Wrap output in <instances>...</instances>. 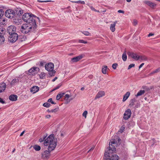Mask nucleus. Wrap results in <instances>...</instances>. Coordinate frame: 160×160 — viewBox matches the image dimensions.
<instances>
[{"label": "nucleus", "mask_w": 160, "mask_h": 160, "mask_svg": "<svg viewBox=\"0 0 160 160\" xmlns=\"http://www.w3.org/2000/svg\"><path fill=\"white\" fill-rule=\"evenodd\" d=\"M43 144L45 146H48V150L52 151L56 146L57 140L56 139L54 138V135L51 134L46 138Z\"/></svg>", "instance_id": "nucleus-1"}, {"label": "nucleus", "mask_w": 160, "mask_h": 160, "mask_svg": "<svg viewBox=\"0 0 160 160\" xmlns=\"http://www.w3.org/2000/svg\"><path fill=\"white\" fill-rule=\"evenodd\" d=\"M22 19L28 24H37V21L39 20V18L29 13H24L22 16Z\"/></svg>", "instance_id": "nucleus-2"}, {"label": "nucleus", "mask_w": 160, "mask_h": 160, "mask_svg": "<svg viewBox=\"0 0 160 160\" xmlns=\"http://www.w3.org/2000/svg\"><path fill=\"white\" fill-rule=\"evenodd\" d=\"M37 27V24L25 23L23 24L20 28V31L23 33L27 34L29 32L33 31Z\"/></svg>", "instance_id": "nucleus-3"}, {"label": "nucleus", "mask_w": 160, "mask_h": 160, "mask_svg": "<svg viewBox=\"0 0 160 160\" xmlns=\"http://www.w3.org/2000/svg\"><path fill=\"white\" fill-rule=\"evenodd\" d=\"M54 67V65L52 62L48 63L45 65V69L49 72V74L50 77L53 76L55 74L56 71L53 70Z\"/></svg>", "instance_id": "nucleus-4"}, {"label": "nucleus", "mask_w": 160, "mask_h": 160, "mask_svg": "<svg viewBox=\"0 0 160 160\" xmlns=\"http://www.w3.org/2000/svg\"><path fill=\"white\" fill-rule=\"evenodd\" d=\"M112 152L106 151L104 153V160H118V156L117 155H113L110 156V153H112Z\"/></svg>", "instance_id": "nucleus-5"}, {"label": "nucleus", "mask_w": 160, "mask_h": 160, "mask_svg": "<svg viewBox=\"0 0 160 160\" xmlns=\"http://www.w3.org/2000/svg\"><path fill=\"white\" fill-rule=\"evenodd\" d=\"M5 14V16L9 18H12L15 15V12L10 9L6 10Z\"/></svg>", "instance_id": "nucleus-6"}, {"label": "nucleus", "mask_w": 160, "mask_h": 160, "mask_svg": "<svg viewBox=\"0 0 160 160\" xmlns=\"http://www.w3.org/2000/svg\"><path fill=\"white\" fill-rule=\"evenodd\" d=\"M18 38V35L17 33L13 32L12 34H10L9 36V41L12 43L16 41Z\"/></svg>", "instance_id": "nucleus-7"}, {"label": "nucleus", "mask_w": 160, "mask_h": 160, "mask_svg": "<svg viewBox=\"0 0 160 160\" xmlns=\"http://www.w3.org/2000/svg\"><path fill=\"white\" fill-rule=\"evenodd\" d=\"M39 70V68L38 67H33L28 70V74L30 75L34 76L38 73Z\"/></svg>", "instance_id": "nucleus-8"}, {"label": "nucleus", "mask_w": 160, "mask_h": 160, "mask_svg": "<svg viewBox=\"0 0 160 160\" xmlns=\"http://www.w3.org/2000/svg\"><path fill=\"white\" fill-rule=\"evenodd\" d=\"M116 145V141L114 139H112L109 142V147L110 149H108L107 151H115V146Z\"/></svg>", "instance_id": "nucleus-9"}, {"label": "nucleus", "mask_w": 160, "mask_h": 160, "mask_svg": "<svg viewBox=\"0 0 160 160\" xmlns=\"http://www.w3.org/2000/svg\"><path fill=\"white\" fill-rule=\"evenodd\" d=\"M128 54L129 57H130L136 60H138L139 56L137 53L132 52H128Z\"/></svg>", "instance_id": "nucleus-10"}, {"label": "nucleus", "mask_w": 160, "mask_h": 160, "mask_svg": "<svg viewBox=\"0 0 160 160\" xmlns=\"http://www.w3.org/2000/svg\"><path fill=\"white\" fill-rule=\"evenodd\" d=\"M131 110L130 109H128L126 110L124 114L123 118L125 120H128L131 116Z\"/></svg>", "instance_id": "nucleus-11"}, {"label": "nucleus", "mask_w": 160, "mask_h": 160, "mask_svg": "<svg viewBox=\"0 0 160 160\" xmlns=\"http://www.w3.org/2000/svg\"><path fill=\"white\" fill-rule=\"evenodd\" d=\"M7 30L8 32L10 35V34H12L13 32H15L16 28L14 26L11 25L8 27Z\"/></svg>", "instance_id": "nucleus-12"}, {"label": "nucleus", "mask_w": 160, "mask_h": 160, "mask_svg": "<svg viewBox=\"0 0 160 160\" xmlns=\"http://www.w3.org/2000/svg\"><path fill=\"white\" fill-rule=\"evenodd\" d=\"M50 151L46 150L44 151L42 154L41 157L44 159H47L50 155Z\"/></svg>", "instance_id": "nucleus-13"}, {"label": "nucleus", "mask_w": 160, "mask_h": 160, "mask_svg": "<svg viewBox=\"0 0 160 160\" xmlns=\"http://www.w3.org/2000/svg\"><path fill=\"white\" fill-rule=\"evenodd\" d=\"M105 95V93L104 91H99L97 94L95 99H96L97 98L102 97L104 96Z\"/></svg>", "instance_id": "nucleus-14"}, {"label": "nucleus", "mask_w": 160, "mask_h": 160, "mask_svg": "<svg viewBox=\"0 0 160 160\" xmlns=\"http://www.w3.org/2000/svg\"><path fill=\"white\" fill-rule=\"evenodd\" d=\"M144 2L147 5L152 8L155 7L156 5L155 3L149 1H145Z\"/></svg>", "instance_id": "nucleus-15"}, {"label": "nucleus", "mask_w": 160, "mask_h": 160, "mask_svg": "<svg viewBox=\"0 0 160 160\" xmlns=\"http://www.w3.org/2000/svg\"><path fill=\"white\" fill-rule=\"evenodd\" d=\"M82 58V55H79L76 57L72 58L71 59V61L72 62H77L80 60Z\"/></svg>", "instance_id": "nucleus-16"}, {"label": "nucleus", "mask_w": 160, "mask_h": 160, "mask_svg": "<svg viewBox=\"0 0 160 160\" xmlns=\"http://www.w3.org/2000/svg\"><path fill=\"white\" fill-rule=\"evenodd\" d=\"M0 31H1L2 32L1 34L0 33V43L1 44L5 41V38L3 36L5 31L3 30L0 29Z\"/></svg>", "instance_id": "nucleus-17"}, {"label": "nucleus", "mask_w": 160, "mask_h": 160, "mask_svg": "<svg viewBox=\"0 0 160 160\" xmlns=\"http://www.w3.org/2000/svg\"><path fill=\"white\" fill-rule=\"evenodd\" d=\"M6 88V84L4 82L0 84V93L4 91Z\"/></svg>", "instance_id": "nucleus-18"}, {"label": "nucleus", "mask_w": 160, "mask_h": 160, "mask_svg": "<svg viewBox=\"0 0 160 160\" xmlns=\"http://www.w3.org/2000/svg\"><path fill=\"white\" fill-rule=\"evenodd\" d=\"M39 88L38 86H34L31 88V91L33 92V93H34L38 92L39 91Z\"/></svg>", "instance_id": "nucleus-19"}, {"label": "nucleus", "mask_w": 160, "mask_h": 160, "mask_svg": "<svg viewBox=\"0 0 160 160\" xmlns=\"http://www.w3.org/2000/svg\"><path fill=\"white\" fill-rule=\"evenodd\" d=\"M18 96L15 95H11L9 97V99L12 101H15L17 100Z\"/></svg>", "instance_id": "nucleus-20"}, {"label": "nucleus", "mask_w": 160, "mask_h": 160, "mask_svg": "<svg viewBox=\"0 0 160 160\" xmlns=\"http://www.w3.org/2000/svg\"><path fill=\"white\" fill-rule=\"evenodd\" d=\"M117 22V21L114 22L112 24H111L110 29L112 32H114L115 30V27Z\"/></svg>", "instance_id": "nucleus-21"}, {"label": "nucleus", "mask_w": 160, "mask_h": 160, "mask_svg": "<svg viewBox=\"0 0 160 160\" xmlns=\"http://www.w3.org/2000/svg\"><path fill=\"white\" fill-rule=\"evenodd\" d=\"M13 22L17 25H19L22 23V20L19 19L14 18L13 19Z\"/></svg>", "instance_id": "nucleus-22"}, {"label": "nucleus", "mask_w": 160, "mask_h": 160, "mask_svg": "<svg viewBox=\"0 0 160 160\" xmlns=\"http://www.w3.org/2000/svg\"><path fill=\"white\" fill-rule=\"evenodd\" d=\"M130 94V93L129 92H127L123 96L122 101L125 102L128 98Z\"/></svg>", "instance_id": "nucleus-23"}, {"label": "nucleus", "mask_w": 160, "mask_h": 160, "mask_svg": "<svg viewBox=\"0 0 160 160\" xmlns=\"http://www.w3.org/2000/svg\"><path fill=\"white\" fill-rule=\"evenodd\" d=\"M6 21L5 19L3 18H0V27L6 25Z\"/></svg>", "instance_id": "nucleus-24"}, {"label": "nucleus", "mask_w": 160, "mask_h": 160, "mask_svg": "<svg viewBox=\"0 0 160 160\" xmlns=\"http://www.w3.org/2000/svg\"><path fill=\"white\" fill-rule=\"evenodd\" d=\"M141 60L142 61H147L148 58L146 56L144 55H141L138 56V60Z\"/></svg>", "instance_id": "nucleus-25"}, {"label": "nucleus", "mask_w": 160, "mask_h": 160, "mask_svg": "<svg viewBox=\"0 0 160 160\" xmlns=\"http://www.w3.org/2000/svg\"><path fill=\"white\" fill-rule=\"evenodd\" d=\"M122 60L124 61H125L127 59V56L126 55V51H125L123 53L122 56Z\"/></svg>", "instance_id": "nucleus-26"}, {"label": "nucleus", "mask_w": 160, "mask_h": 160, "mask_svg": "<svg viewBox=\"0 0 160 160\" xmlns=\"http://www.w3.org/2000/svg\"><path fill=\"white\" fill-rule=\"evenodd\" d=\"M145 92V91L144 90H141L138 92L137 94L135 95V96L138 97L140 96L143 94Z\"/></svg>", "instance_id": "nucleus-27"}, {"label": "nucleus", "mask_w": 160, "mask_h": 160, "mask_svg": "<svg viewBox=\"0 0 160 160\" xmlns=\"http://www.w3.org/2000/svg\"><path fill=\"white\" fill-rule=\"evenodd\" d=\"M18 82V80L16 78L13 79L11 82L10 84L12 85H14L15 84H17Z\"/></svg>", "instance_id": "nucleus-28"}, {"label": "nucleus", "mask_w": 160, "mask_h": 160, "mask_svg": "<svg viewBox=\"0 0 160 160\" xmlns=\"http://www.w3.org/2000/svg\"><path fill=\"white\" fill-rule=\"evenodd\" d=\"M136 101V99L135 98H133L130 101V103L129 104V106L131 107H133L134 104V102Z\"/></svg>", "instance_id": "nucleus-29"}, {"label": "nucleus", "mask_w": 160, "mask_h": 160, "mask_svg": "<svg viewBox=\"0 0 160 160\" xmlns=\"http://www.w3.org/2000/svg\"><path fill=\"white\" fill-rule=\"evenodd\" d=\"M125 127L124 126H122L118 132L119 134L122 133L124 131Z\"/></svg>", "instance_id": "nucleus-30"}, {"label": "nucleus", "mask_w": 160, "mask_h": 160, "mask_svg": "<svg viewBox=\"0 0 160 160\" xmlns=\"http://www.w3.org/2000/svg\"><path fill=\"white\" fill-rule=\"evenodd\" d=\"M160 71V68H157V69H156L155 70L153 71L151 73H150L149 74V75L150 76H151L152 74H153L155 73L159 72Z\"/></svg>", "instance_id": "nucleus-31"}, {"label": "nucleus", "mask_w": 160, "mask_h": 160, "mask_svg": "<svg viewBox=\"0 0 160 160\" xmlns=\"http://www.w3.org/2000/svg\"><path fill=\"white\" fill-rule=\"evenodd\" d=\"M33 147V148L36 151H39L41 149V147L40 146L37 145H34Z\"/></svg>", "instance_id": "nucleus-32"}, {"label": "nucleus", "mask_w": 160, "mask_h": 160, "mask_svg": "<svg viewBox=\"0 0 160 160\" xmlns=\"http://www.w3.org/2000/svg\"><path fill=\"white\" fill-rule=\"evenodd\" d=\"M64 93H58L57 96L56 98L57 100H59L64 95Z\"/></svg>", "instance_id": "nucleus-33"}, {"label": "nucleus", "mask_w": 160, "mask_h": 160, "mask_svg": "<svg viewBox=\"0 0 160 160\" xmlns=\"http://www.w3.org/2000/svg\"><path fill=\"white\" fill-rule=\"evenodd\" d=\"M16 13L18 15L20 16L22 14L23 11L21 8H19L17 10Z\"/></svg>", "instance_id": "nucleus-34"}, {"label": "nucleus", "mask_w": 160, "mask_h": 160, "mask_svg": "<svg viewBox=\"0 0 160 160\" xmlns=\"http://www.w3.org/2000/svg\"><path fill=\"white\" fill-rule=\"evenodd\" d=\"M108 68L106 66H104L102 69V72L104 74H106L107 73V70Z\"/></svg>", "instance_id": "nucleus-35"}, {"label": "nucleus", "mask_w": 160, "mask_h": 160, "mask_svg": "<svg viewBox=\"0 0 160 160\" xmlns=\"http://www.w3.org/2000/svg\"><path fill=\"white\" fill-rule=\"evenodd\" d=\"M24 76H22L21 75L19 77H17V79L18 80V82H23V79L22 78H23Z\"/></svg>", "instance_id": "nucleus-36"}, {"label": "nucleus", "mask_w": 160, "mask_h": 160, "mask_svg": "<svg viewBox=\"0 0 160 160\" xmlns=\"http://www.w3.org/2000/svg\"><path fill=\"white\" fill-rule=\"evenodd\" d=\"M19 38L20 39V40L22 42H23L25 41L27 39V38L25 36H22L19 37Z\"/></svg>", "instance_id": "nucleus-37"}, {"label": "nucleus", "mask_w": 160, "mask_h": 160, "mask_svg": "<svg viewBox=\"0 0 160 160\" xmlns=\"http://www.w3.org/2000/svg\"><path fill=\"white\" fill-rule=\"evenodd\" d=\"M81 32L85 36H88L91 35V34L87 31H82Z\"/></svg>", "instance_id": "nucleus-38"}, {"label": "nucleus", "mask_w": 160, "mask_h": 160, "mask_svg": "<svg viewBox=\"0 0 160 160\" xmlns=\"http://www.w3.org/2000/svg\"><path fill=\"white\" fill-rule=\"evenodd\" d=\"M45 76V73L43 72H41L39 75V77L40 79H43Z\"/></svg>", "instance_id": "nucleus-39"}, {"label": "nucleus", "mask_w": 160, "mask_h": 160, "mask_svg": "<svg viewBox=\"0 0 160 160\" xmlns=\"http://www.w3.org/2000/svg\"><path fill=\"white\" fill-rule=\"evenodd\" d=\"M42 105L44 107L49 108L50 107L51 105L48 102H45Z\"/></svg>", "instance_id": "nucleus-40"}, {"label": "nucleus", "mask_w": 160, "mask_h": 160, "mask_svg": "<svg viewBox=\"0 0 160 160\" xmlns=\"http://www.w3.org/2000/svg\"><path fill=\"white\" fill-rule=\"evenodd\" d=\"M72 2L75 3H80L82 4H85V2L84 1H73Z\"/></svg>", "instance_id": "nucleus-41"}, {"label": "nucleus", "mask_w": 160, "mask_h": 160, "mask_svg": "<svg viewBox=\"0 0 160 160\" xmlns=\"http://www.w3.org/2000/svg\"><path fill=\"white\" fill-rule=\"evenodd\" d=\"M46 137H44L43 138H40L39 141L40 142H43L46 139Z\"/></svg>", "instance_id": "nucleus-42"}, {"label": "nucleus", "mask_w": 160, "mask_h": 160, "mask_svg": "<svg viewBox=\"0 0 160 160\" xmlns=\"http://www.w3.org/2000/svg\"><path fill=\"white\" fill-rule=\"evenodd\" d=\"M4 12L2 9H0V18L2 17L3 15Z\"/></svg>", "instance_id": "nucleus-43"}, {"label": "nucleus", "mask_w": 160, "mask_h": 160, "mask_svg": "<svg viewBox=\"0 0 160 160\" xmlns=\"http://www.w3.org/2000/svg\"><path fill=\"white\" fill-rule=\"evenodd\" d=\"M48 102H50L52 104H55L56 103H55L53 101H52V99L51 98H49L48 101Z\"/></svg>", "instance_id": "nucleus-44"}, {"label": "nucleus", "mask_w": 160, "mask_h": 160, "mask_svg": "<svg viewBox=\"0 0 160 160\" xmlns=\"http://www.w3.org/2000/svg\"><path fill=\"white\" fill-rule=\"evenodd\" d=\"M87 113L88 112L87 111H84L82 113L83 116L85 118H86Z\"/></svg>", "instance_id": "nucleus-45"}, {"label": "nucleus", "mask_w": 160, "mask_h": 160, "mask_svg": "<svg viewBox=\"0 0 160 160\" xmlns=\"http://www.w3.org/2000/svg\"><path fill=\"white\" fill-rule=\"evenodd\" d=\"M135 66V64H131L130 65H129L128 68V69H130L131 68Z\"/></svg>", "instance_id": "nucleus-46"}, {"label": "nucleus", "mask_w": 160, "mask_h": 160, "mask_svg": "<svg viewBox=\"0 0 160 160\" xmlns=\"http://www.w3.org/2000/svg\"><path fill=\"white\" fill-rule=\"evenodd\" d=\"M38 1L39 2H52V1L51 0H48V1H41L40 0H38Z\"/></svg>", "instance_id": "nucleus-47"}, {"label": "nucleus", "mask_w": 160, "mask_h": 160, "mask_svg": "<svg viewBox=\"0 0 160 160\" xmlns=\"http://www.w3.org/2000/svg\"><path fill=\"white\" fill-rule=\"evenodd\" d=\"M117 64V63H114L112 65V68L114 69H115L116 68Z\"/></svg>", "instance_id": "nucleus-48"}, {"label": "nucleus", "mask_w": 160, "mask_h": 160, "mask_svg": "<svg viewBox=\"0 0 160 160\" xmlns=\"http://www.w3.org/2000/svg\"><path fill=\"white\" fill-rule=\"evenodd\" d=\"M58 108H55L53 109H52L50 111V112H56L58 111Z\"/></svg>", "instance_id": "nucleus-49"}, {"label": "nucleus", "mask_w": 160, "mask_h": 160, "mask_svg": "<svg viewBox=\"0 0 160 160\" xmlns=\"http://www.w3.org/2000/svg\"><path fill=\"white\" fill-rule=\"evenodd\" d=\"M79 42L81 43H87V42L86 41H84L83 40H79Z\"/></svg>", "instance_id": "nucleus-50"}, {"label": "nucleus", "mask_w": 160, "mask_h": 160, "mask_svg": "<svg viewBox=\"0 0 160 160\" xmlns=\"http://www.w3.org/2000/svg\"><path fill=\"white\" fill-rule=\"evenodd\" d=\"M70 96L68 94H66L65 96V98L67 100L68 99L70 98Z\"/></svg>", "instance_id": "nucleus-51"}, {"label": "nucleus", "mask_w": 160, "mask_h": 160, "mask_svg": "<svg viewBox=\"0 0 160 160\" xmlns=\"http://www.w3.org/2000/svg\"><path fill=\"white\" fill-rule=\"evenodd\" d=\"M61 86V85H58V86H57V87H56L54 89V90H57V89L59 88Z\"/></svg>", "instance_id": "nucleus-52"}, {"label": "nucleus", "mask_w": 160, "mask_h": 160, "mask_svg": "<svg viewBox=\"0 0 160 160\" xmlns=\"http://www.w3.org/2000/svg\"><path fill=\"white\" fill-rule=\"evenodd\" d=\"M118 13H122L123 14L124 13V12L122 10H118Z\"/></svg>", "instance_id": "nucleus-53"}, {"label": "nucleus", "mask_w": 160, "mask_h": 160, "mask_svg": "<svg viewBox=\"0 0 160 160\" xmlns=\"http://www.w3.org/2000/svg\"><path fill=\"white\" fill-rule=\"evenodd\" d=\"M133 24L134 25H136L137 24V22L136 20H134L133 22Z\"/></svg>", "instance_id": "nucleus-54"}, {"label": "nucleus", "mask_w": 160, "mask_h": 160, "mask_svg": "<svg viewBox=\"0 0 160 160\" xmlns=\"http://www.w3.org/2000/svg\"><path fill=\"white\" fill-rule=\"evenodd\" d=\"M0 102L2 104L4 103H5V102L3 100L2 98H0Z\"/></svg>", "instance_id": "nucleus-55"}, {"label": "nucleus", "mask_w": 160, "mask_h": 160, "mask_svg": "<svg viewBox=\"0 0 160 160\" xmlns=\"http://www.w3.org/2000/svg\"><path fill=\"white\" fill-rule=\"evenodd\" d=\"M90 9L92 10L93 11H96V9H95L94 7L92 6H90Z\"/></svg>", "instance_id": "nucleus-56"}, {"label": "nucleus", "mask_w": 160, "mask_h": 160, "mask_svg": "<svg viewBox=\"0 0 160 160\" xmlns=\"http://www.w3.org/2000/svg\"><path fill=\"white\" fill-rule=\"evenodd\" d=\"M44 65V63L43 62H41L40 63V65L41 66H43Z\"/></svg>", "instance_id": "nucleus-57"}, {"label": "nucleus", "mask_w": 160, "mask_h": 160, "mask_svg": "<svg viewBox=\"0 0 160 160\" xmlns=\"http://www.w3.org/2000/svg\"><path fill=\"white\" fill-rule=\"evenodd\" d=\"M144 63H142L139 66V68H141L142 67V66L144 65Z\"/></svg>", "instance_id": "nucleus-58"}, {"label": "nucleus", "mask_w": 160, "mask_h": 160, "mask_svg": "<svg viewBox=\"0 0 160 160\" xmlns=\"http://www.w3.org/2000/svg\"><path fill=\"white\" fill-rule=\"evenodd\" d=\"M58 78L57 77H55L52 80V81L53 82H54Z\"/></svg>", "instance_id": "nucleus-59"}, {"label": "nucleus", "mask_w": 160, "mask_h": 160, "mask_svg": "<svg viewBox=\"0 0 160 160\" xmlns=\"http://www.w3.org/2000/svg\"><path fill=\"white\" fill-rule=\"evenodd\" d=\"M50 117H51V116L50 115H47L46 116H45L46 118H50Z\"/></svg>", "instance_id": "nucleus-60"}, {"label": "nucleus", "mask_w": 160, "mask_h": 160, "mask_svg": "<svg viewBox=\"0 0 160 160\" xmlns=\"http://www.w3.org/2000/svg\"><path fill=\"white\" fill-rule=\"evenodd\" d=\"M154 34L152 33H150L148 35V37H150L151 36H152L154 35Z\"/></svg>", "instance_id": "nucleus-61"}, {"label": "nucleus", "mask_w": 160, "mask_h": 160, "mask_svg": "<svg viewBox=\"0 0 160 160\" xmlns=\"http://www.w3.org/2000/svg\"><path fill=\"white\" fill-rule=\"evenodd\" d=\"M24 131H23L20 134V136H22L24 134Z\"/></svg>", "instance_id": "nucleus-62"}, {"label": "nucleus", "mask_w": 160, "mask_h": 160, "mask_svg": "<svg viewBox=\"0 0 160 160\" xmlns=\"http://www.w3.org/2000/svg\"><path fill=\"white\" fill-rule=\"evenodd\" d=\"M94 147H92L91 148V149L89 150L88 151V152L89 151H91V150H93V149H94Z\"/></svg>", "instance_id": "nucleus-63"}, {"label": "nucleus", "mask_w": 160, "mask_h": 160, "mask_svg": "<svg viewBox=\"0 0 160 160\" xmlns=\"http://www.w3.org/2000/svg\"><path fill=\"white\" fill-rule=\"evenodd\" d=\"M84 89V87H82L81 88V90H83Z\"/></svg>", "instance_id": "nucleus-64"}]
</instances>
